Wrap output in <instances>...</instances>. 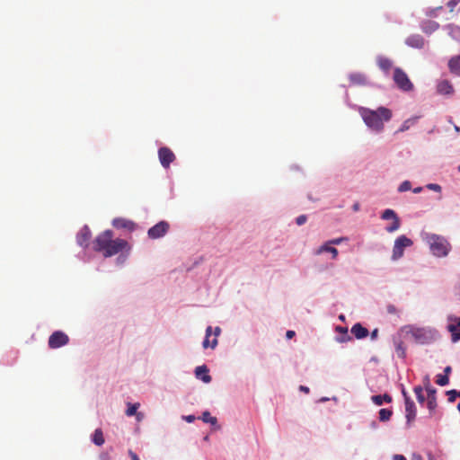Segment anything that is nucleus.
<instances>
[{
  "mask_svg": "<svg viewBox=\"0 0 460 460\" xmlns=\"http://www.w3.org/2000/svg\"><path fill=\"white\" fill-rule=\"evenodd\" d=\"M360 114L367 126L377 132L382 131L384 128V122L389 121L392 118L391 110L385 107H379L376 111L362 108Z\"/></svg>",
  "mask_w": 460,
  "mask_h": 460,
  "instance_id": "nucleus-2",
  "label": "nucleus"
},
{
  "mask_svg": "<svg viewBox=\"0 0 460 460\" xmlns=\"http://www.w3.org/2000/svg\"><path fill=\"white\" fill-rule=\"evenodd\" d=\"M405 411L407 422L411 423L416 417V408L410 397H406L405 400Z\"/></svg>",
  "mask_w": 460,
  "mask_h": 460,
  "instance_id": "nucleus-14",
  "label": "nucleus"
},
{
  "mask_svg": "<svg viewBox=\"0 0 460 460\" xmlns=\"http://www.w3.org/2000/svg\"><path fill=\"white\" fill-rule=\"evenodd\" d=\"M395 351L399 358H404L406 356V349L402 341L395 343Z\"/></svg>",
  "mask_w": 460,
  "mask_h": 460,
  "instance_id": "nucleus-28",
  "label": "nucleus"
},
{
  "mask_svg": "<svg viewBox=\"0 0 460 460\" xmlns=\"http://www.w3.org/2000/svg\"><path fill=\"white\" fill-rule=\"evenodd\" d=\"M381 218L384 220H389L392 219L393 222L390 226H386L385 230L388 233H393L397 231L400 228L401 221L398 217L397 214L394 212V210L387 208L383 211L381 215Z\"/></svg>",
  "mask_w": 460,
  "mask_h": 460,
  "instance_id": "nucleus-8",
  "label": "nucleus"
},
{
  "mask_svg": "<svg viewBox=\"0 0 460 460\" xmlns=\"http://www.w3.org/2000/svg\"><path fill=\"white\" fill-rule=\"evenodd\" d=\"M438 28V23L436 22L429 21L423 26V31L425 32H432Z\"/></svg>",
  "mask_w": 460,
  "mask_h": 460,
  "instance_id": "nucleus-32",
  "label": "nucleus"
},
{
  "mask_svg": "<svg viewBox=\"0 0 460 460\" xmlns=\"http://www.w3.org/2000/svg\"><path fill=\"white\" fill-rule=\"evenodd\" d=\"M448 332H450L452 336V341L454 342L460 341V331H458L457 326L453 323L448 324L447 326Z\"/></svg>",
  "mask_w": 460,
  "mask_h": 460,
  "instance_id": "nucleus-27",
  "label": "nucleus"
},
{
  "mask_svg": "<svg viewBox=\"0 0 460 460\" xmlns=\"http://www.w3.org/2000/svg\"><path fill=\"white\" fill-rule=\"evenodd\" d=\"M307 220V217L305 215H301L299 217H296V222L298 226H302L304 225Z\"/></svg>",
  "mask_w": 460,
  "mask_h": 460,
  "instance_id": "nucleus-42",
  "label": "nucleus"
},
{
  "mask_svg": "<svg viewBox=\"0 0 460 460\" xmlns=\"http://www.w3.org/2000/svg\"><path fill=\"white\" fill-rule=\"evenodd\" d=\"M402 395H403V397H404V400H406V397H409V396L407 395L406 391H405L404 389H402Z\"/></svg>",
  "mask_w": 460,
  "mask_h": 460,
  "instance_id": "nucleus-56",
  "label": "nucleus"
},
{
  "mask_svg": "<svg viewBox=\"0 0 460 460\" xmlns=\"http://www.w3.org/2000/svg\"><path fill=\"white\" fill-rule=\"evenodd\" d=\"M370 336L372 340H376L378 336V329L373 330Z\"/></svg>",
  "mask_w": 460,
  "mask_h": 460,
  "instance_id": "nucleus-48",
  "label": "nucleus"
},
{
  "mask_svg": "<svg viewBox=\"0 0 460 460\" xmlns=\"http://www.w3.org/2000/svg\"><path fill=\"white\" fill-rule=\"evenodd\" d=\"M158 156L161 164L164 168H168L175 159L173 152L166 146L161 147L158 150Z\"/></svg>",
  "mask_w": 460,
  "mask_h": 460,
  "instance_id": "nucleus-10",
  "label": "nucleus"
},
{
  "mask_svg": "<svg viewBox=\"0 0 460 460\" xmlns=\"http://www.w3.org/2000/svg\"><path fill=\"white\" fill-rule=\"evenodd\" d=\"M429 460H433V456H429Z\"/></svg>",
  "mask_w": 460,
  "mask_h": 460,
  "instance_id": "nucleus-60",
  "label": "nucleus"
},
{
  "mask_svg": "<svg viewBox=\"0 0 460 460\" xmlns=\"http://www.w3.org/2000/svg\"><path fill=\"white\" fill-rule=\"evenodd\" d=\"M447 394L448 395V401L450 402H455V400L457 398V397H460V392L456 391V390H450L447 393Z\"/></svg>",
  "mask_w": 460,
  "mask_h": 460,
  "instance_id": "nucleus-37",
  "label": "nucleus"
},
{
  "mask_svg": "<svg viewBox=\"0 0 460 460\" xmlns=\"http://www.w3.org/2000/svg\"><path fill=\"white\" fill-rule=\"evenodd\" d=\"M411 189V182L408 181H403L400 186H399V191H406V190H409Z\"/></svg>",
  "mask_w": 460,
  "mask_h": 460,
  "instance_id": "nucleus-38",
  "label": "nucleus"
},
{
  "mask_svg": "<svg viewBox=\"0 0 460 460\" xmlns=\"http://www.w3.org/2000/svg\"><path fill=\"white\" fill-rule=\"evenodd\" d=\"M195 375L197 378L202 380L206 384L211 382L212 378L208 374V368L205 365L197 367L195 369Z\"/></svg>",
  "mask_w": 460,
  "mask_h": 460,
  "instance_id": "nucleus-15",
  "label": "nucleus"
},
{
  "mask_svg": "<svg viewBox=\"0 0 460 460\" xmlns=\"http://www.w3.org/2000/svg\"><path fill=\"white\" fill-rule=\"evenodd\" d=\"M449 382V378L447 375H438L437 376V379H436V383L440 385V386H444V385H447Z\"/></svg>",
  "mask_w": 460,
  "mask_h": 460,
  "instance_id": "nucleus-35",
  "label": "nucleus"
},
{
  "mask_svg": "<svg viewBox=\"0 0 460 460\" xmlns=\"http://www.w3.org/2000/svg\"><path fill=\"white\" fill-rule=\"evenodd\" d=\"M376 64L378 67L386 74L389 73L393 67L392 60L384 56H378L376 58Z\"/></svg>",
  "mask_w": 460,
  "mask_h": 460,
  "instance_id": "nucleus-17",
  "label": "nucleus"
},
{
  "mask_svg": "<svg viewBox=\"0 0 460 460\" xmlns=\"http://www.w3.org/2000/svg\"><path fill=\"white\" fill-rule=\"evenodd\" d=\"M92 441L96 446H99V447L102 446L104 444L105 440H104L102 430L101 429H96L94 430L93 438H92Z\"/></svg>",
  "mask_w": 460,
  "mask_h": 460,
  "instance_id": "nucleus-24",
  "label": "nucleus"
},
{
  "mask_svg": "<svg viewBox=\"0 0 460 460\" xmlns=\"http://www.w3.org/2000/svg\"><path fill=\"white\" fill-rule=\"evenodd\" d=\"M201 420L204 422L210 423L215 426L217 423V420L216 417H212L208 411H204L201 416Z\"/></svg>",
  "mask_w": 460,
  "mask_h": 460,
  "instance_id": "nucleus-30",
  "label": "nucleus"
},
{
  "mask_svg": "<svg viewBox=\"0 0 460 460\" xmlns=\"http://www.w3.org/2000/svg\"><path fill=\"white\" fill-rule=\"evenodd\" d=\"M184 420L188 421L189 423L193 422L195 420V416L193 415H188L184 417Z\"/></svg>",
  "mask_w": 460,
  "mask_h": 460,
  "instance_id": "nucleus-49",
  "label": "nucleus"
},
{
  "mask_svg": "<svg viewBox=\"0 0 460 460\" xmlns=\"http://www.w3.org/2000/svg\"><path fill=\"white\" fill-rule=\"evenodd\" d=\"M437 91L440 94H452L454 88L448 80H442L438 83Z\"/></svg>",
  "mask_w": 460,
  "mask_h": 460,
  "instance_id": "nucleus-18",
  "label": "nucleus"
},
{
  "mask_svg": "<svg viewBox=\"0 0 460 460\" xmlns=\"http://www.w3.org/2000/svg\"><path fill=\"white\" fill-rule=\"evenodd\" d=\"M393 79L396 86L403 92H410L413 89V84L409 79L407 74L400 67H396L394 70Z\"/></svg>",
  "mask_w": 460,
  "mask_h": 460,
  "instance_id": "nucleus-5",
  "label": "nucleus"
},
{
  "mask_svg": "<svg viewBox=\"0 0 460 460\" xmlns=\"http://www.w3.org/2000/svg\"><path fill=\"white\" fill-rule=\"evenodd\" d=\"M458 171L460 172V165L458 166Z\"/></svg>",
  "mask_w": 460,
  "mask_h": 460,
  "instance_id": "nucleus-61",
  "label": "nucleus"
},
{
  "mask_svg": "<svg viewBox=\"0 0 460 460\" xmlns=\"http://www.w3.org/2000/svg\"><path fill=\"white\" fill-rule=\"evenodd\" d=\"M449 320L452 322H455L454 323L456 326H457V329L460 328V317H449Z\"/></svg>",
  "mask_w": 460,
  "mask_h": 460,
  "instance_id": "nucleus-44",
  "label": "nucleus"
},
{
  "mask_svg": "<svg viewBox=\"0 0 460 460\" xmlns=\"http://www.w3.org/2000/svg\"><path fill=\"white\" fill-rule=\"evenodd\" d=\"M69 342V337L61 331L54 332L49 338V347L50 349H58Z\"/></svg>",
  "mask_w": 460,
  "mask_h": 460,
  "instance_id": "nucleus-7",
  "label": "nucleus"
},
{
  "mask_svg": "<svg viewBox=\"0 0 460 460\" xmlns=\"http://www.w3.org/2000/svg\"><path fill=\"white\" fill-rule=\"evenodd\" d=\"M351 333L358 340L366 338L369 332L367 328L363 327L361 323H355L351 328Z\"/></svg>",
  "mask_w": 460,
  "mask_h": 460,
  "instance_id": "nucleus-19",
  "label": "nucleus"
},
{
  "mask_svg": "<svg viewBox=\"0 0 460 460\" xmlns=\"http://www.w3.org/2000/svg\"><path fill=\"white\" fill-rule=\"evenodd\" d=\"M336 331L342 334V337L337 339L339 342H346L351 340V337L348 334L347 327L337 326Z\"/></svg>",
  "mask_w": 460,
  "mask_h": 460,
  "instance_id": "nucleus-25",
  "label": "nucleus"
},
{
  "mask_svg": "<svg viewBox=\"0 0 460 460\" xmlns=\"http://www.w3.org/2000/svg\"><path fill=\"white\" fill-rule=\"evenodd\" d=\"M427 407L430 411H433L437 407L436 395L427 396Z\"/></svg>",
  "mask_w": 460,
  "mask_h": 460,
  "instance_id": "nucleus-33",
  "label": "nucleus"
},
{
  "mask_svg": "<svg viewBox=\"0 0 460 460\" xmlns=\"http://www.w3.org/2000/svg\"><path fill=\"white\" fill-rule=\"evenodd\" d=\"M101 460H111V457L108 453H102L100 456Z\"/></svg>",
  "mask_w": 460,
  "mask_h": 460,
  "instance_id": "nucleus-50",
  "label": "nucleus"
},
{
  "mask_svg": "<svg viewBox=\"0 0 460 460\" xmlns=\"http://www.w3.org/2000/svg\"><path fill=\"white\" fill-rule=\"evenodd\" d=\"M425 240L432 254L436 257H446L451 250L450 243L442 235L427 234Z\"/></svg>",
  "mask_w": 460,
  "mask_h": 460,
  "instance_id": "nucleus-3",
  "label": "nucleus"
},
{
  "mask_svg": "<svg viewBox=\"0 0 460 460\" xmlns=\"http://www.w3.org/2000/svg\"><path fill=\"white\" fill-rule=\"evenodd\" d=\"M413 460H422V458L420 456L418 455L413 456Z\"/></svg>",
  "mask_w": 460,
  "mask_h": 460,
  "instance_id": "nucleus-57",
  "label": "nucleus"
},
{
  "mask_svg": "<svg viewBox=\"0 0 460 460\" xmlns=\"http://www.w3.org/2000/svg\"><path fill=\"white\" fill-rule=\"evenodd\" d=\"M406 44L412 48L422 49L425 41L420 35H411L406 39Z\"/></svg>",
  "mask_w": 460,
  "mask_h": 460,
  "instance_id": "nucleus-16",
  "label": "nucleus"
},
{
  "mask_svg": "<svg viewBox=\"0 0 460 460\" xmlns=\"http://www.w3.org/2000/svg\"><path fill=\"white\" fill-rule=\"evenodd\" d=\"M452 368L451 367H446L444 369L445 375H448L451 372Z\"/></svg>",
  "mask_w": 460,
  "mask_h": 460,
  "instance_id": "nucleus-54",
  "label": "nucleus"
},
{
  "mask_svg": "<svg viewBox=\"0 0 460 460\" xmlns=\"http://www.w3.org/2000/svg\"><path fill=\"white\" fill-rule=\"evenodd\" d=\"M412 241L405 235H400L394 241V248H393V255L392 259L396 261L400 259L403 255V251L406 247H410L412 245Z\"/></svg>",
  "mask_w": 460,
  "mask_h": 460,
  "instance_id": "nucleus-6",
  "label": "nucleus"
},
{
  "mask_svg": "<svg viewBox=\"0 0 460 460\" xmlns=\"http://www.w3.org/2000/svg\"><path fill=\"white\" fill-rule=\"evenodd\" d=\"M393 415L392 410L389 409H381L379 411V420L381 421H387L391 419Z\"/></svg>",
  "mask_w": 460,
  "mask_h": 460,
  "instance_id": "nucleus-29",
  "label": "nucleus"
},
{
  "mask_svg": "<svg viewBox=\"0 0 460 460\" xmlns=\"http://www.w3.org/2000/svg\"><path fill=\"white\" fill-rule=\"evenodd\" d=\"M353 211L357 212L359 210V204L357 202L352 206Z\"/></svg>",
  "mask_w": 460,
  "mask_h": 460,
  "instance_id": "nucleus-53",
  "label": "nucleus"
},
{
  "mask_svg": "<svg viewBox=\"0 0 460 460\" xmlns=\"http://www.w3.org/2000/svg\"><path fill=\"white\" fill-rule=\"evenodd\" d=\"M417 117H413V118H410L408 119H406L401 126V128L396 131V133L398 132H404L406 130H408L411 126H413L416 121H417Z\"/></svg>",
  "mask_w": 460,
  "mask_h": 460,
  "instance_id": "nucleus-26",
  "label": "nucleus"
},
{
  "mask_svg": "<svg viewBox=\"0 0 460 460\" xmlns=\"http://www.w3.org/2000/svg\"><path fill=\"white\" fill-rule=\"evenodd\" d=\"M408 333L420 344H428L435 340L436 332L431 329L409 326Z\"/></svg>",
  "mask_w": 460,
  "mask_h": 460,
  "instance_id": "nucleus-4",
  "label": "nucleus"
},
{
  "mask_svg": "<svg viewBox=\"0 0 460 460\" xmlns=\"http://www.w3.org/2000/svg\"><path fill=\"white\" fill-rule=\"evenodd\" d=\"M170 228L169 224L166 221H160L151 228H149L147 234L151 239H158L166 234Z\"/></svg>",
  "mask_w": 460,
  "mask_h": 460,
  "instance_id": "nucleus-9",
  "label": "nucleus"
},
{
  "mask_svg": "<svg viewBox=\"0 0 460 460\" xmlns=\"http://www.w3.org/2000/svg\"><path fill=\"white\" fill-rule=\"evenodd\" d=\"M394 460H406V458L402 455H394Z\"/></svg>",
  "mask_w": 460,
  "mask_h": 460,
  "instance_id": "nucleus-52",
  "label": "nucleus"
},
{
  "mask_svg": "<svg viewBox=\"0 0 460 460\" xmlns=\"http://www.w3.org/2000/svg\"><path fill=\"white\" fill-rule=\"evenodd\" d=\"M414 393L416 394L418 402L422 404L425 402V397L423 394V389L421 386H416L414 387Z\"/></svg>",
  "mask_w": 460,
  "mask_h": 460,
  "instance_id": "nucleus-34",
  "label": "nucleus"
},
{
  "mask_svg": "<svg viewBox=\"0 0 460 460\" xmlns=\"http://www.w3.org/2000/svg\"><path fill=\"white\" fill-rule=\"evenodd\" d=\"M220 332H221V329L219 327H216L214 330L215 338L210 341L209 337L212 334V327L208 326L206 329V337L202 343L203 348L204 349H208V348L215 349L217 345V337L220 334Z\"/></svg>",
  "mask_w": 460,
  "mask_h": 460,
  "instance_id": "nucleus-11",
  "label": "nucleus"
},
{
  "mask_svg": "<svg viewBox=\"0 0 460 460\" xmlns=\"http://www.w3.org/2000/svg\"><path fill=\"white\" fill-rule=\"evenodd\" d=\"M346 240H347L346 237H340V238L332 239V240L328 241V243L332 245H338Z\"/></svg>",
  "mask_w": 460,
  "mask_h": 460,
  "instance_id": "nucleus-41",
  "label": "nucleus"
},
{
  "mask_svg": "<svg viewBox=\"0 0 460 460\" xmlns=\"http://www.w3.org/2000/svg\"><path fill=\"white\" fill-rule=\"evenodd\" d=\"M455 130H456V132H460V128H459L458 126H455Z\"/></svg>",
  "mask_w": 460,
  "mask_h": 460,
  "instance_id": "nucleus-59",
  "label": "nucleus"
},
{
  "mask_svg": "<svg viewBox=\"0 0 460 460\" xmlns=\"http://www.w3.org/2000/svg\"><path fill=\"white\" fill-rule=\"evenodd\" d=\"M386 311L389 314H398L399 313L396 306L391 304L386 306Z\"/></svg>",
  "mask_w": 460,
  "mask_h": 460,
  "instance_id": "nucleus-39",
  "label": "nucleus"
},
{
  "mask_svg": "<svg viewBox=\"0 0 460 460\" xmlns=\"http://www.w3.org/2000/svg\"><path fill=\"white\" fill-rule=\"evenodd\" d=\"M300 390H301V391H303V392H305V393H309V388H308V387H306V386H303V385H301V386H300Z\"/></svg>",
  "mask_w": 460,
  "mask_h": 460,
  "instance_id": "nucleus-55",
  "label": "nucleus"
},
{
  "mask_svg": "<svg viewBox=\"0 0 460 460\" xmlns=\"http://www.w3.org/2000/svg\"><path fill=\"white\" fill-rule=\"evenodd\" d=\"M128 455L132 460H139V457L132 450H128Z\"/></svg>",
  "mask_w": 460,
  "mask_h": 460,
  "instance_id": "nucleus-46",
  "label": "nucleus"
},
{
  "mask_svg": "<svg viewBox=\"0 0 460 460\" xmlns=\"http://www.w3.org/2000/svg\"><path fill=\"white\" fill-rule=\"evenodd\" d=\"M427 188L430 190H434V191H437V192H440L441 191V186L437 184V183H429L427 185Z\"/></svg>",
  "mask_w": 460,
  "mask_h": 460,
  "instance_id": "nucleus-40",
  "label": "nucleus"
},
{
  "mask_svg": "<svg viewBox=\"0 0 460 460\" xmlns=\"http://www.w3.org/2000/svg\"><path fill=\"white\" fill-rule=\"evenodd\" d=\"M296 335V332L294 331H291V330H288L287 332H286V337L288 339H292L294 336Z\"/></svg>",
  "mask_w": 460,
  "mask_h": 460,
  "instance_id": "nucleus-47",
  "label": "nucleus"
},
{
  "mask_svg": "<svg viewBox=\"0 0 460 460\" xmlns=\"http://www.w3.org/2000/svg\"><path fill=\"white\" fill-rule=\"evenodd\" d=\"M451 73L460 76V56L453 57L448 62Z\"/></svg>",
  "mask_w": 460,
  "mask_h": 460,
  "instance_id": "nucleus-22",
  "label": "nucleus"
},
{
  "mask_svg": "<svg viewBox=\"0 0 460 460\" xmlns=\"http://www.w3.org/2000/svg\"><path fill=\"white\" fill-rule=\"evenodd\" d=\"M420 190H421V188H420V187H419V188L414 189V190H413V191H414L415 193H418V192H420Z\"/></svg>",
  "mask_w": 460,
  "mask_h": 460,
  "instance_id": "nucleus-58",
  "label": "nucleus"
},
{
  "mask_svg": "<svg viewBox=\"0 0 460 460\" xmlns=\"http://www.w3.org/2000/svg\"><path fill=\"white\" fill-rule=\"evenodd\" d=\"M91 238V231L88 226H84L76 236L77 243L82 247H86Z\"/></svg>",
  "mask_w": 460,
  "mask_h": 460,
  "instance_id": "nucleus-13",
  "label": "nucleus"
},
{
  "mask_svg": "<svg viewBox=\"0 0 460 460\" xmlns=\"http://www.w3.org/2000/svg\"><path fill=\"white\" fill-rule=\"evenodd\" d=\"M427 396H431V395H436V390L431 387V386H428L427 388Z\"/></svg>",
  "mask_w": 460,
  "mask_h": 460,
  "instance_id": "nucleus-45",
  "label": "nucleus"
},
{
  "mask_svg": "<svg viewBox=\"0 0 460 460\" xmlns=\"http://www.w3.org/2000/svg\"><path fill=\"white\" fill-rule=\"evenodd\" d=\"M449 34L452 38L460 40V27L456 25H448Z\"/></svg>",
  "mask_w": 460,
  "mask_h": 460,
  "instance_id": "nucleus-31",
  "label": "nucleus"
},
{
  "mask_svg": "<svg viewBox=\"0 0 460 460\" xmlns=\"http://www.w3.org/2000/svg\"><path fill=\"white\" fill-rule=\"evenodd\" d=\"M372 402L376 404V405H382L384 402H392V397L387 394H385L383 395H373L372 398H371Z\"/></svg>",
  "mask_w": 460,
  "mask_h": 460,
  "instance_id": "nucleus-23",
  "label": "nucleus"
},
{
  "mask_svg": "<svg viewBox=\"0 0 460 460\" xmlns=\"http://www.w3.org/2000/svg\"><path fill=\"white\" fill-rule=\"evenodd\" d=\"M458 3H460V0H456Z\"/></svg>",
  "mask_w": 460,
  "mask_h": 460,
  "instance_id": "nucleus-62",
  "label": "nucleus"
},
{
  "mask_svg": "<svg viewBox=\"0 0 460 460\" xmlns=\"http://www.w3.org/2000/svg\"><path fill=\"white\" fill-rule=\"evenodd\" d=\"M323 252H330L332 256V259H336L338 256V250L335 247H332L328 242L321 245L316 251L315 254L319 255Z\"/></svg>",
  "mask_w": 460,
  "mask_h": 460,
  "instance_id": "nucleus-20",
  "label": "nucleus"
},
{
  "mask_svg": "<svg viewBox=\"0 0 460 460\" xmlns=\"http://www.w3.org/2000/svg\"><path fill=\"white\" fill-rule=\"evenodd\" d=\"M135 415L137 417V421H141L143 420V418H144V414L141 413V412H137V414H135Z\"/></svg>",
  "mask_w": 460,
  "mask_h": 460,
  "instance_id": "nucleus-51",
  "label": "nucleus"
},
{
  "mask_svg": "<svg viewBox=\"0 0 460 460\" xmlns=\"http://www.w3.org/2000/svg\"><path fill=\"white\" fill-rule=\"evenodd\" d=\"M93 250L102 252L104 257H111L123 251L130 250L128 243L124 239H113V232L105 230L93 241Z\"/></svg>",
  "mask_w": 460,
  "mask_h": 460,
  "instance_id": "nucleus-1",
  "label": "nucleus"
},
{
  "mask_svg": "<svg viewBox=\"0 0 460 460\" xmlns=\"http://www.w3.org/2000/svg\"><path fill=\"white\" fill-rule=\"evenodd\" d=\"M459 3L456 1V0H450L448 3H447V6L450 10V12H453L455 7Z\"/></svg>",
  "mask_w": 460,
  "mask_h": 460,
  "instance_id": "nucleus-43",
  "label": "nucleus"
},
{
  "mask_svg": "<svg viewBox=\"0 0 460 460\" xmlns=\"http://www.w3.org/2000/svg\"><path fill=\"white\" fill-rule=\"evenodd\" d=\"M138 407H139V403H133V404L129 403L128 407L126 411V414L128 416H133V415L137 414Z\"/></svg>",
  "mask_w": 460,
  "mask_h": 460,
  "instance_id": "nucleus-36",
  "label": "nucleus"
},
{
  "mask_svg": "<svg viewBox=\"0 0 460 460\" xmlns=\"http://www.w3.org/2000/svg\"><path fill=\"white\" fill-rule=\"evenodd\" d=\"M112 226L118 229H126L129 232L137 228V225L132 220L124 217H116L112 220Z\"/></svg>",
  "mask_w": 460,
  "mask_h": 460,
  "instance_id": "nucleus-12",
  "label": "nucleus"
},
{
  "mask_svg": "<svg viewBox=\"0 0 460 460\" xmlns=\"http://www.w3.org/2000/svg\"><path fill=\"white\" fill-rule=\"evenodd\" d=\"M349 81L355 85H366L367 80L365 75L361 73H354L349 75Z\"/></svg>",
  "mask_w": 460,
  "mask_h": 460,
  "instance_id": "nucleus-21",
  "label": "nucleus"
}]
</instances>
